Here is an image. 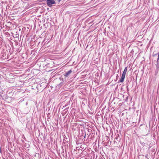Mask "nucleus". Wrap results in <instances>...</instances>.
Listing matches in <instances>:
<instances>
[{
  "label": "nucleus",
  "mask_w": 159,
  "mask_h": 159,
  "mask_svg": "<svg viewBox=\"0 0 159 159\" xmlns=\"http://www.w3.org/2000/svg\"><path fill=\"white\" fill-rule=\"evenodd\" d=\"M11 47L13 51H12V52H11L10 53V54H12L13 52L15 51V50L16 52H19L20 51L21 49H22V47L21 45L20 46V47L18 48V47H17L16 48H14V46L12 45V46Z\"/></svg>",
  "instance_id": "f257e3e1"
},
{
  "label": "nucleus",
  "mask_w": 159,
  "mask_h": 159,
  "mask_svg": "<svg viewBox=\"0 0 159 159\" xmlns=\"http://www.w3.org/2000/svg\"><path fill=\"white\" fill-rule=\"evenodd\" d=\"M47 4L50 7H52L53 4L56 3L55 1L54 0H45Z\"/></svg>",
  "instance_id": "f03ea898"
},
{
  "label": "nucleus",
  "mask_w": 159,
  "mask_h": 159,
  "mask_svg": "<svg viewBox=\"0 0 159 159\" xmlns=\"http://www.w3.org/2000/svg\"><path fill=\"white\" fill-rule=\"evenodd\" d=\"M157 54L158 55V57L157 59V61H156V70H158L159 69V52L157 54H156L155 55Z\"/></svg>",
  "instance_id": "7ed1b4c3"
},
{
  "label": "nucleus",
  "mask_w": 159,
  "mask_h": 159,
  "mask_svg": "<svg viewBox=\"0 0 159 159\" xmlns=\"http://www.w3.org/2000/svg\"><path fill=\"white\" fill-rule=\"evenodd\" d=\"M95 133H89L88 136V138L90 139H93Z\"/></svg>",
  "instance_id": "20e7f679"
},
{
  "label": "nucleus",
  "mask_w": 159,
  "mask_h": 159,
  "mask_svg": "<svg viewBox=\"0 0 159 159\" xmlns=\"http://www.w3.org/2000/svg\"><path fill=\"white\" fill-rule=\"evenodd\" d=\"M72 69H70L68 71L66 72L64 74V76L66 77H67L72 72Z\"/></svg>",
  "instance_id": "39448f33"
},
{
  "label": "nucleus",
  "mask_w": 159,
  "mask_h": 159,
  "mask_svg": "<svg viewBox=\"0 0 159 159\" xmlns=\"http://www.w3.org/2000/svg\"><path fill=\"white\" fill-rule=\"evenodd\" d=\"M127 71V67H125L123 71V72L122 74V75L125 76L126 74Z\"/></svg>",
  "instance_id": "423d86ee"
},
{
  "label": "nucleus",
  "mask_w": 159,
  "mask_h": 159,
  "mask_svg": "<svg viewBox=\"0 0 159 159\" xmlns=\"http://www.w3.org/2000/svg\"><path fill=\"white\" fill-rule=\"evenodd\" d=\"M125 76L121 75L120 79L119 80L118 83H122L124 82Z\"/></svg>",
  "instance_id": "0eeeda50"
},
{
  "label": "nucleus",
  "mask_w": 159,
  "mask_h": 159,
  "mask_svg": "<svg viewBox=\"0 0 159 159\" xmlns=\"http://www.w3.org/2000/svg\"><path fill=\"white\" fill-rule=\"evenodd\" d=\"M15 45L16 46V47H18V48L20 47V43H19L18 42H15Z\"/></svg>",
  "instance_id": "6e6552de"
},
{
  "label": "nucleus",
  "mask_w": 159,
  "mask_h": 159,
  "mask_svg": "<svg viewBox=\"0 0 159 159\" xmlns=\"http://www.w3.org/2000/svg\"><path fill=\"white\" fill-rule=\"evenodd\" d=\"M74 138L77 141L76 142V143H77V142H78L79 141L77 140L79 139V136H75L74 137Z\"/></svg>",
  "instance_id": "1a4fd4ad"
},
{
  "label": "nucleus",
  "mask_w": 159,
  "mask_h": 159,
  "mask_svg": "<svg viewBox=\"0 0 159 159\" xmlns=\"http://www.w3.org/2000/svg\"><path fill=\"white\" fill-rule=\"evenodd\" d=\"M62 85H63V82H61L60 83V84H59V85H60V86H62Z\"/></svg>",
  "instance_id": "9d476101"
},
{
  "label": "nucleus",
  "mask_w": 159,
  "mask_h": 159,
  "mask_svg": "<svg viewBox=\"0 0 159 159\" xmlns=\"http://www.w3.org/2000/svg\"><path fill=\"white\" fill-rule=\"evenodd\" d=\"M61 1V0H55V1H56V2H59Z\"/></svg>",
  "instance_id": "9b49d317"
},
{
  "label": "nucleus",
  "mask_w": 159,
  "mask_h": 159,
  "mask_svg": "<svg viewBox=\"0 0 159 159\" xmlns=\"http://www.w3.org/2000/svg\"><path fill=\"white\" fill-rule=\"evenodd\" d=\"M119 77V76H118V74L117 75H116V80H117L118 79V78Z\"/></svg>",
  "instance_id": "f8f14e48"
},
{
  "label": "nucleus",
  "mask_w": 159,
  "mask_h": 159,
  "mask_svg": "<svg viewBox=\"0 0 159 159\" xmlns=\"http://www.w3.org/2000/svg\"><path fill=\"white\" fill-rule=\"evenodd\" d=\"M22 138H23V139H25V137L24 135H23Z\"/></svg>",
  "instance_id": "ddd939ff"
},
{
  "label": "nucleus",
  "mask_w": 159,
  "mask_h": 159,
  "mask_svg": "<svg viewBox=\"0 0 159 159\" xmlns=\"http://www.w3.org/2000/svg\"><path fill=\"white\" fill-rule=\"evenodd\" d=\"M126 88H127V90L128 91V86H127L126 87Z\"/></svg>",
  "instance_id": "4468645a"
},
{
  "label": "nucleus",
  "mask_w": 159,
  "mask_h": 159,
  "mask_svg": "<svg viewBox=\"0 0 159 159\" xmlns=\"http://www.w3.org/2000/svg\"><path fill=\"white\" fill-rule=\"evenodd\" d=\"M118 139L117 136H116V138H115V139Z\"/></svg>",
  "instance_id": "2eb2a0df"
},
{
  "label": "nucleus",
  "mask_w": 159,
  "mask_h": 159,
  "mask_svg": "<svg viewBox=\"0 0 159 159\" xmlns=\"http://www.w3.org/2000/svg\"><path fill=\"white\" fill-rule=\"evenodd\" d=\"M67 111H66L64 113L65 114H66V113Z\"/></svg>",
  "instance_id": "dca6fc26"
},
{
  "label": "nucleus",
  "mask_w": 159,
  "mask_h": 159,
  "mask_svg": "<svg viewBox=\"0 0 159 159\" xmlns=\"http://www.w3.org/2000/svg\"><path fill=\"white\" fill-rule=\"evenodd\" d=\"M49 113H48V115H47V116H49Z\"/></svg>",
  "instance_id": "f3484780"
},
{
  "label": "nucleus",
  "mask_w": 159,
  "mask_h": 159,
  "mask_svg": "<svg viewBox=\"0 0 159 159\" xmlns=\"http://www.w3.org/2000/svg\"><path fill=\"white\" fill-rule=\"evenodd\" d=\"M85 136H86V134H85L84 136V138H85Z\"/></svg>",
  "instance_id": "a211bd4d"
},
{
  "label": "nucleus",
  "mask_w": 159,
  "mask_h": 159,
  "mask_svg": "<svg viewBox=\"0 0 159 159\" xmlns=\"http://www.w3.org/2000/svg\"><path fill=\"white\" fill-rule=\"evenodd\" d=\"M74 110V109H72L71 111V112H72V111L73 110Z\"/></svg>",
  "instance_id": "6ab92c4d"
},
{
  "label": "nucleus",
  "mask_w": 159,
  "mask_h": 159,
  "mask_svg": "<svg viewBox=\"0 0 159 159\" xmlns=\"http://www.w3.org/2000/svg\"><path fill=\"white\" fill-rule=\"evenodd\" d=\"M19 31H20V30H21V29H19Z\"/></svg>",
  "instance_id": "aec40b11"
},
{
  "label": "nucleus",
  "mask_w": 159,
  "mask_h": 159,
  "mask_svg": "<svg viewBox=\"0 0 159 159\" xmlns=\"http://www.w3.org/2000/svg\"><path fill=\"white\" fill-rule=\"evenodd\" d=\"M22 142H24V141L23 140H22Z\"/></svg>",
  "instance_id": "412c9836"
},
{
  "label": "nucleus",
  "mask_w": 159,
  "mask_h": 159,
  "mask_svg": "<svg viewBox=\"0 0 159 159\" xmlns=\"http://www.w3.org/2000/svg\"><path fill=\"white\" fill-rule=\"evenodd\" d=\"M145 157H147V155H146Z\"/></svg>",
  "instance_id": "4be33fe9"
},
{
  "label": "nucleus",
  "mask_w": 159,
  "mask_h": 159,
  "mask_svg": "<svg viewBox=\"0 0 159 159\" xmlns=\"http://www.w3.org/2000/svg\"><path fill=\"white\" fill-rule=\"evenodd\" d=\"M147 159H149V158H147Z\"/></svg>",
  "instance_id": "5701e85b"
}]
</instances>
